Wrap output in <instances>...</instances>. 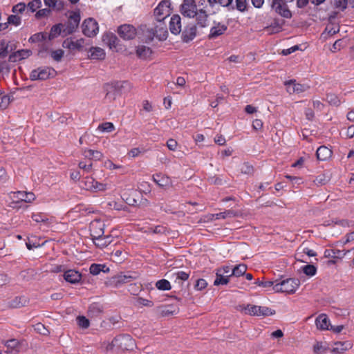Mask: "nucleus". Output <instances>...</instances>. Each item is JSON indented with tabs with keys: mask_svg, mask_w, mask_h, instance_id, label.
Masks as SVG:
<instances>
[{
	"mask_svg": "<svg viewBox=\"0 0 354 354\" xmlns=\"http://www.w3.org/2000/svg\"><path fill=\"white\" fill-rule=\"evenodd\" d=\"M118 33L124 40H131L135 38L137 32L134 26L129 24H123L118 27Z\"/></svg>",
	"mask_w": 354,
	"mask_h": 354,
	"instance_id": "obj_10",
	"label": "nucleus"
},
{
	"mask_svg": "<svg viewBox=\"0 0 354 354\" xmlns=\"http://www.w3.org/2000/svg\"><path fill=\"white\" fill-rule=\"evenodd\" d=\"M330 3L334 7L344 10L346 8L348 1L347 0H330Z\"/></svg>",
	"mask_w": 354,
	"mask_h": 354,
	"instance_id": "obj_52",
	"label": "nucleus"
},
{
	"mask_svg": "<svg viewBox=\"0 0 354 354\" xmlns=\"http://www.w3.org/2000/svg\"><path fill=\"white\" fill-rule=\"evenodd\" d=\"M196 26L195 24H189L186 26L181 32V39L184 43H188L192 41L196 36Z\"/></svg>",
	"mask_w": 354,
	"mask_h": 354,
	"instance_id": "obj_13",
	"label": "nucleus"
},
{
	"mask_svg": "<svg viewBox=\"0 0 354 354\" xmlns=\"http://www.w3.org/2000/svg\"><path fill=\"white\" fill-rule=\"evenodd\" d=\"M84 156L89 159L95 160H99L102 157V153L99 151H95L92 149H85L84 151Z\"/></svg>",
	"mask_w": 354,
	"mask_h": 354,
	"instance_id": "obj_38",
	"label": "nucleus"
},
{
	"mask_svg": "<svg viewBox=\"0 0 354 354\" xmlns=\"http://www.w3.org/2000/svg\"><path fill=\"white\" fill-rule=\"evenodd\" d=\"M28 303V300L26 297L20 296L16 297L8 302V306L12 308H18L25 306Z\"/></svg>",
	"mask_w": 354,
	"mask_h": 354,
	"instance_id": "obj_32",
	"label": "nucleus"
},
{
	"mask_svg": "<svg viewBox=\"0 0 354 354\" xmlns=\"http://www.w3.org/2000/svg\"><path fill=\"white\" fill-rule=\"evenodd\" d=\"M207 286V281L203 279H199L196 280V283L194 285L195 289L197 290H202L205 289Z\"/></svg>",
	"mask_w": 354,
	"mask_h": 354,
	"instance_id": "obj_62",
	"label": "nucleus"
},
{
	"mask_svg": "<svg viewBox=\"0 0 354 354\" xmlns=\"http://www.w3.org/2000/svg\"><path fill=\"white\" fill-rule=\"evenodd\" d=\"M156 287L160 290H169L171 288L170 282L167 279H160L156 281Z\"/></svg>",
	"mask_w": 354,
	"mask_h": 354,
	"instance_id": "obj_41",
	"label": "nucleus"
},
{
	"mask_svg": "<svg viewBox=\"0 0 354 354\" xmlns=\"http://www.w3.org/2000/svg\"><path fill=\"white\" fill-rule=\"evenodd\" d=\"M47 32H38L32 35L29 38V41L31 43H37L39 41H43L47 39Z\"/></svg>",
	"mask_w": 354,
	"mask_h": 354,
	"instance_id": "obj_42",
	"label": "nucleus"
},
{
	"mask_svg": "<svg viewBox=\"0 0 354 354\" xmlns=\"http://www.w3.org/2000/svg\"><path fill=\"white\" fill-rule=\"evenodd\" d=\"M232 1L233 0H207L209 6L212 7H213L216 3H218L223 7L231 6V8L234 9V7L232 5Z\"/></svg>",
	"mask_w": 354,
	"mask_h": 354,
	"instance_id": "obj_43",
	"label": "nucleus"
},
{
	"mask_svg": "<svg viewBox=\"0 0 354 354\" xmlns=\"http://www.w3.org/2000/svg\"><path fill=\"white\" fill-rule=\"evenodd\" d=\"M137 304L138 305L147 307H152L153 306V302L152 301L144 299L142 297H138L137 299Z\"/></svg>",
	"mask_w": 354,
	"mask_h": 354,
	"instance_id": "obj_63",
	"label": "nucleus"
},
{
	"mask_svg": "<svg viewBox=\"0 0 354 354\" xmlns=\"http://www.w3.org/2000/svg\"><path fill=\"white\" fill-rule=\"evenodd\" d=\"M13 197L19 201L26 203H31L35 198V194L32 192H26L18 191L13 193Z\"/></svg>",
	"mask_w": 354,
	"mask_h": 354,
	"instance_id": "obj_25",
	"label": "nucleus"
},
{
	"mask_svg": "<svg viewBox=\"0 0 354 354\" xmlns=\"http://www.w3.org/2000/svg\"><path fill=\"white\" fill-rule=\"evenodd\" d=\"M169 30L174 35H179L182 31L181 18L178 15H174L169 21Z\"/></svg>",
	"mask_w": 354,
	"mask_h": 354,
	"instance_id": "obj_17",
	"label": "nucleus"
},
{
	"mask_svg": "<svg viewBox=\"0 0 354 354\" xmlns=\"http://www.w3.org/2000/svg\"><path fill=\"white\" fill-rule=\"evenodd\" d=\"M108 42L111 48H116L119 43V39L114 34H111L108 35Z\"/></svg>",
	"mask_w": 354,
	"mask_h": 354,
	"instance_id": "obj_59",
	"label": "nucleus"
},
{
	"mask_svg": "<svg viewBox=\"0 0 354 354\" xmlns=\"http://www.w3.org/2000/svg\"><path fill=\"white\" fill-rule=\"evenodd\" d=\"M326 100L330 105L335 106H339L341 103L338 96L335 93H328L326 95Z\"/></svg>",
	"mask_w": 354,
	"mask_h": 354,
	"instance_id": "obj_45",
	"label": "nucleus"
},
{
	"mask_svg": "<svg viewBox=\"0 0 354 354\" xmlns=\"http://www.w3.org/2000/svg\"><path fill=\"white\" fill-rule=\"evenodd\" d=\"M156 21L158 24L153 27L156 32V38L160 41H165L168 37L166 24L164 21H160V19Z\"/></svg>",
	"mask_w": 354,
	"mask_h": 354,
	"instance_id": "obj_16",
	"label": "nucleus"
},
{
	"mask_svg": "<svg viewBox=\"0 0 354 354\" xmlns=\"http://www.w3.org/2000/svg\"><path fill=\"white\" fill-rule=\"evenodd\" d=\"M82 183H84L83 187L85 189L94 191L95 180L93 178L86 177Z\"/></svg>",
	"mask_w": 354,
	"mask_h": 354,
	"instance_id": "obj_44",
	"label": "nucleus"
},
{
	"mask_svg": "<svg viewBox=\"0 0 354 354\" xmlns=\"http://www.w3.org/2000/svg\"><path fill=\"white\" fill-rule=\"evenodd\" d=\"M83 34L88 37H95L99 30L97 22L93 18L85 19L82 25Z\"/></svg>",
	"mask_w": 354,
	"mask_h": 354,
	"instance_id": "obj_8",
	"label": "nucleus"
},
{
	"mask_svg": "<svg viewBox=\"0 0 354 354\" xmlns=\"http://www.w3.org/2000/svg\"><path fill=\"white\" fill-rule=\"evenodd\" d=\"M104 230L102 228L100 229V232H94L91 234L92 239L95 245L100 248L106 247L111 242V236H103Z\"/></svg>",
	"mask_w": 354,
	"mask_h": 354,
	"instance_id": "obj_11",
	"label": "nucleus"
},
{
	"mask_svg": "<svg viewBox=\"0 0 354 354\" xmlns=\"http://www.w3.org/2000/svg\"><path fill=\"white\" fill-rule=\"evenodd\" d=\"M271 2L270 6L281 17L290 19L292 13L287 7V3L292 2L294 0H268Z\"/></svg>",
	"mask_w": 354,
	"mask_h": 354,
	"instance_id": "obj_6",
	"label": "nucleus"
},
{
	"mask_svg": "<svg viewBox=\"0 0 354 354\" xmlns=\"http://www.w3.org/2000/svg\"><path fill=\"white\" fill-rule=\"evenodd\" d=\"M275 282H277V280H276L275 281H261L259 279H257L256 281L254 282V283L259 286H261V287H263V288H270V287H272L273 288V286H274V283Z\"/></svg>",
	"mask_w": 354,
	"mask_h": 354,
	"instance_id": "obj_58",
	"label": "nucleus"
},
{
	"mask_svg": "<svg viewBox=\"0 0 354 354\" xmlns=\"http://www.w3.org/2000/svg\"><path fill=\"white\" fill-rule=\"evenodd\" d=\"M115 129L114 125L111 122H104L98 126V129L103 132H111Z\"/></svg>",
	"mask_w": 354,
	"mask_h": 354,
	"instance_id": "obj_50",
	"label": "nucleus"
},
{
	"mask_svg": "<svg viewBox=\"0 0 354 354\" xmlns=\"http://www.w3.org/2000/svg\"><path fill=\"white\" fill-rule=\"evenodd\" d=\"M84 42V39L83 38H81L80 39L76 40L75 41L72 40L71 45V50H77L79 51H81L83 48V44Z\"/></svg>",
	"mask_w": 354,
	"mask_h": 354,
	"instance_id": "obj_55",
	"label": "nucleus"
},
{
	"mask_svg": "<svg viewBox=\"0 0 354 354\" xmlns=\"http://www.w3.org/2000/svg\"><path fill=\"white\" fill-rule=\"evenodd\" d=\"M194 17H196L197 24L200 27L205 28L207 26L208 15L207 14L205 10H204L203 9H200L197 10L194 14Z\"/></svg>",
	"mask_w": 354,
	"mask_h": 354,
	"instance_id": "obj_26",
	"label": "nucleus"
},
{
	"mask_svg": "<svg viewBox=\"0 0 354 354\" xmlns=\"http://www.w3.org/2000/svg\"><path fill=\"white\" fill-rule=\"evenodd\" d=\"M105 57V53L103 49L99 47L91 48V57L95 59H103Z\"/></svg>",
	"mask_w": 354,
	"mask_h": 354,
	"instance_id": "obj_40",
	"label": "nucleus"
},
{
	"mask_svg": "<svg viewBox=\"0 0 354 354\" xmlns=\"http://www.w3.org/2000/svg\"><path fill=\"white\" fill-rule=\"evenodd\" d=\"M145 39L146 43H150L154 37H156V32L154 28H149L145 31Z\"/></svg>",
	"mask_w": 354,
	"mask_h": 354,
	"instance_id": "obj_46",
	"label": "nucleus"
},
{
	"mask_svg": "<svg viewBox=\"0 0 354 354\" xmlns=\"http://www.w3.org/2000/svg\"><path fill=\"white\" fill-rule=\"evenodd\" d=\"M56 71L51 67H39L31 71L30 79L32 81L46 80L55 76Z\"/></svg>",
	"mask_w": 354,
	"mask_h": 354,
	"instance_id": "obj_5",
	"label": "nucleus"
},
{
	"mask_svg": "<svg viewBox=\"0 0 354 354\" xmlns=\"http://www.w3.org/2000/svg\"><path fill=\"white\" fill-rule=\"evenodd\" d=\"M152 53L153 51L151 48L144 45L138 46L136 48V55L140 59H148L151 57Z\"/></svg>",
	"mask_w": 354,
	"mask_h": 354,
	"instance_id": "obj_30",
	"label": "nucleus"
},
{
	"mask_svg": "<svg viewBox=\"0 0 354 354\" xmlns=\"http://www.w3.org/2000/svg\"><path fill=\"white\" fill-rule=\"evenodd\" d=\"M64 25L61 23L52 26L50 32L47 33L48 40H53L61 35Z\"/></svg>",
	"mask_w": 354,
	"mask_h": 354,
	"instance_id": "obj_35",
	"label": "nucleus"
},
{
	"mask_svg": "<svg viewBox=\"0 0 354 354\" xmlns=\"http://www.w3.org/2000/svg\"><path fill=\"white\" fill-rule=\"evenodd\" d=\"M32 55V51L28 49H21L11 53L9 55L8 61L10 62H16L21 59L28 58Z\"/></svg>",
	"mask_w": 354,
	"mask_h": 354,
	"instance_id": "obj_20",
	"label": "nucleus"
},
{
	"mask_svg": "<svg viewBox=\"0 0 354 354\" xmlns=\"http://www.w3.org/2000/svg\"><path fill=\"white\" fill-rule=\"evenodd\" d=\"M214 26L211 28L208 37L209 39H215L223 34L227 30V26L225 24L216 23L214 21Z\"/></svg>",
	"mask_w": 354,
	"mask_h": 354,
	"instance_id": "obj_19",
	"label": "nucleus"
},
{
	"mask_svg": "<svg viewBox=\"0 0 354 354\" xmlns=\"http://www.w3.org/2000/svg\"><path fill=\"white\" fill-rule=\"evenodd\" d=\"M131 88V83L128 81H115L111 83H106L104 85V90L106 93V99L110 101L124 93L129 92Z\"/></svg>",
	"mask_w": 354,
	"mask_h": 354,
	"instance_id": "obj_1",
	"label": "nucleus"
},
{
	"mask_svg": "<svg viewBox=\"0 0 354 354\" xmlns=\"http://www.w3.org/2000/svg\"><path fill=\"white\" fill-rule=\"evenodd\" d=\"M4 345L7 347L6 353H14L16 354L19 352L21 348V344L19 340L16 339H10L4 342Z\"/></svg>",
	"mask_w": 354,
	"mask_h": 354,
	"instance_id": "obj_22",
	"label": "nucleus"
},
{
	"mask_svg": "<svg viewBox=\"0 0 354 354\" xmlns=\"http://www.w3.org/2000/svg\"><path fill=\"white\" fill-rule=\"evenodd\" d=\"M26 10V5L23 2L15 5L12 8V12L16 14H22Z\"/></svg>",
	"mask_w": 354,
	"mask_h": 354,
	"instance_id": "obj_53",
	"label": "nucleus"
},
{
	"mask_svg": "<svg viewBox=\"0 0 354 354\" xmlns=\"http://www.w3.org/2000/svg\"><path fill=\"white\" fill-rule=\"evenodd\" d=\"M194 0H184L181 5V13L183 16L189 18L194 17L197 11Z\"/></svg>",
	"mask_w": 354,
	"mask_h": 354,
	"instance_id": "obj_12",
	"label": "nucleus"
},
{
	"mask_svg": "<svg viewBox=\"0 0 354 354\" xmlns=\"http://www.w3.org/2000/svg\"><path fill=\"white\" fill-rule=\"evenodd\" d=\"M77 322L80 327L82 328H88L90 325L89 320L84 316H78L77 317Z\"/></svg>",
	"mask_w": 354,
	"mask_h": 354,
	"instance_id": "obj_51",
	"label": "nucleus"
},
{
	"mask_svg": "<svg viewBox=\"0 0 354 354\" xmlns=\"http://www.w3.org/2000/svg\"><path fill=\"white\" fill-rule=\"evenodd\" d=\"M31 217L32 219L37 223H44L45 224L49 223V219L41 214H32Z\"/></svg>",
	"mask_w": 354,
	"mask_h": 354,
	"instance_id": "obj_54",
	"label": "nucleus"
},
{
	"mask_svg": "<svg viewBox=\"0 0 354 354\" xmlns=\"http://www.w3.org/2000/svg\"><path fill=\"white\" fill-rule=\"evenodd\" d=\"M335 346L333 348L332 352L335 353H342L351 348L352 344L349 341L337 342L335 343Z\"/></svg>",
	"mask_w": 354,
	"mask_h": 354,
	"instance_id": "obj_31",
	"label": "nucleus"
},
{
	"mask_svg": "<svg viewBox=\"0 0 354 354\" xmlns=\"http://www.w3.org/2000/svg\"><path fill=\"white\" fill-rule=\"evenodd\" d=\"M15 46L8 42L5 39L0 40V58L6 57L9 53L15 49Z\"/></svg>",
	"mask_w": 354,
	"mask_h": 354,
	"instance_id": "obj_23",
	"label": "nucleus"
},
{
	"mask_svg": "<svg viewBox=\"0 0 354 354\" xmlns=\"http://www.w3.org/2000/svg\"><path fill=\"white\" fill-rule=\"evenodd\" d=\"M103 311L102 306L97 302L91 304L88 310V315L91 317H98Z\"/></svg>",
	"mask_w": 354,
	"mask_h": 354,
	"instance_id": "obj_33",
	"label": "nucleus"
},
{
	"mask_svg": "<svg viewBox=\"0 0 354 354\" xmlns=\"http://www.w3.org/2000/svg\"><path fill=\"white\" fill-rule=\"evenodd\" d=\"M10 72V66L6 61L0 62V75L8 74Z\"/></svg>",
	"mask_w": 354,
	"mask_h": 354,
	"instance_id": "obj_61",
	"label": "nucleus"
},
{
	"mask_svg": "<svg viewBox=\"0 0 354 354\" xmlns=\"http://www.w3.org/2000/svg\"><path fill=\"white\" fill-rule=\"evenodd\" d=\"M295 80H290L289 82H286V85L287 86V91L290 93H300L305 91L308 86L304 84H296Z\"/></svg>",
	"mask_w": 354,
	"mask_h": 354,
	"instance_id": "obj_21",
	"label": "nucleus"
},
{
	"mask_svg": "<svg viewBox=\"0 0 354 354\" xmlns=\"http://www.w3.org/2000/svg\"><path fill=\"white\" fill-rule=\"evenodd\" d=\"M302 270L307 276L313 277L316 274L317 268L312 264H308L302 267Z\"/></svg>",
	"mask_w": 354,
	"mask_h": 354,
	"instance_id": "obj_47",
	"label": "nucleus"
},
{
	"mask_svg": "<svg viewBox=\"0 0 354 354\" xmlns=\"http://www.w3.org/2000/svg\"><path fill=\"white\" fill-rule=\"evenodd\" d=\"M236 9L239 12H244L248 10L247 0H235Z\"/></svg>",
	"mask_w": 354,
	"mask_h": 354,
	"instance_id": "obj_49",
	"label": "nucleus"
},
{
	"mask_svg": "<svg viewBox=\"0 0 354 354\" xmlns=\"http://www.w3.org/2000/svg\"><path fill=\"white\" fill-rule=\"evenodd\" d=\"M232 276L230 274H223L219 272L216 271V279L214 280V285L219 286V285H226L229 283L230 278Z\"/></svg>",
	"mask_w": 354,
	"mask_h": 354,
	"instance_id": "obj_36",
	"label": "nucleus"
},
{
	"mask_svg": "<svg viewBox=\"0 0 354 354\" xmlns=\"http://www.w3.org/2000/svg\"><path fill=\"white\" fill-rule=\"evenodd\" d=\"M247 270V266L245 264H239L236 266L232 270L230 275L232 277H239L245 274Z\"/></svg>",
	"mask_w": 354,
	"mask_h": 354,
	"instance_id": "obj_39",
	"label": "nucleus"
},
{
	"mask_svg": "<svg viewBox=\"0 0 354 354\" xmlns=\"http://www.w3.org/2000/svg\"><path fill=\"white\" fill-rule=\"evenodd\" d=\"M317 328L321 330H329L330 325L329 319L326 314L319 315L315 320Z\"/></svg>",
	"mask_w": 354,
	"mask_h": 354,
	"instance_id": "obj_28",
	"label": "nucleus"
},
{
	"mask_svg": "<svg viewBox=\"0 0 354 354\" xmlns=\"http://www.w3.org/2000/svg\"><path fill=\"white\" fill-rule=\"evenodd\" d=\"M133 279H134V277L131 275L120 274L112 277L110 279L109 283L110 286H112L115 288H118L124 283L131 281Z\"/></svg>",
	"mask_w": 354,
	"mask_h": 354,
	"instance_id": "obj_15",
	"label": "nucleus"
},
{
	"mask_svg": "<svg viewBox=\"0 0 354 354\" xmlns=\"http://www.w3.org/2000/svg\"><path fill=\"white\" fill-rule=\"evenodd\" d=\"M90 273L93 275H97L100 273V272H109L110 269L109 267H106L104 264H97L93 263L91 265Z\"/></svg>",
	"mask_w": 354,
	"mask_h": 354,
	"instance_id": "obj_34",
	"label": "nucleus"
},
{
	"mask_svg": "<svg viewBox=\"0 0 354 354\" xmlns=\"http://www.w3.org/2000/svg\"><path fill=\"white\" fill-rule=\"evenodd\" d=\"M64 279L66 281L76 284L78 283L82 279V274L75 270H68L64 272Z\"/></svg>",
	"mask_w": 354,
	"mask_h": 354,
	"instance_id": "obj_18",
	"label": "nucleus"
},
{
	"mask_svg": "<svg viewBox=\"0 0 354 354\" xmlns=\"http://www.w3.org/2000/svg\"><path fill=\"white\" fill-rule=\"evenodd\" d=\"M7 24L19 26L21 24V17L17 15H11L8 17Z\"/></svg>",
	"mask_w": 354,
	"mask_h": 354,
	"instance_id": "obj_56",
	"label": "nucleus"
},
{
	"mask_svg": "<svg viewBox=\"0 0 354 354\" xmlns=\"http://www.w3.org/2000/svg\"><path fill=\"white\" fill-rule=\"evenodd\" d=\"M332 151L326 146H320L316 151L317 158L319 160L324 161L332 156Z\"/></svg>",
	"mask_w": 354,
	"mask_h": 354,
	"instance_id": "obj_27",
	"label": "nucleus"
},
{
	"mask_svg": "<svg viewBox=\"0 0 354 354\" xmlns=\"http://www.w3.org/2000/svg\"><path fill=\"white\" fill-rule=\"evenodd\" d=\"M275 283L274 286H273V290L274 292H286L287 294L295 293L300 285L299 280L295 278H288Z\"/></svg>",
	"mask_w": 354,
	"mask_h": 354,
	"instance_id": "obj_2",
	"label": "nucleus"
},
{
	"mask_svg": "<svg viewBox=\"0 0 354 354\" xmlns=\"http://www.w3.org/2000/svg\"><path fill=\"white\" fill-rule=\"evenodd\" d=\"M237 216H238V212L234 210H232V209H228V210H225V212H219V213L212 214V217L216 220L221 219V218L225 219L228 217H235Z\"/></svg>",
	"mask_w": 354,
	"mask_h": 354,
	"instance_id": "obj_37",
	"label": "nucleus"
},
{
	"mask_svg": "<svg viewBox=\"0 0 354 354\" xmlns=\"http://www.w3.org/2000/svg\"><path fill=\"white\" fill-rule=\"evenodd\" d=\"M64 51L62 49H57L51 51V57L56 62H60L63 57Z\"/></svg>",
	"mask_w": 354,
	"mask_h": 354,
	"instance_id": "obj_57",
	"label": "nucleus"
},
{
	"mask_svg": "<svg viewBox=\"0 0 354 354\" xmlns=\"http://www.w3.org/2000/svg\"><path fill=\"white\" fill-rule=\"evenodd\" d=\"M348 251L334 249H326L324 251V257L331 259H342Z\"/></svg>",
	"mask_w": 354,
	"mask_h": 354,
	"instance_id": "obj_29",
	"label": "nucleus"
},
{
	"mask_svg": "<svg viewBox=\"0 0 354 354\" xmlns=\"http://www.w3.org/2000/svg\"><path fill=\"white\" fill-rule=\"evenodd\" d=\"M116 348L124 351H133L136 347L135 340L128 334H122L114 338Z\"/></svg>",
	"mask_w": 354,
	"mask_h": 354,
	"instance_id": "obj_4",
	"label": "nucleus"
},
{
	"mask_svg": "<svg viewBox=\"0 0 354 354\" xmlns=\"http://www.w3.org/2000/svg\"><path fill=\"white\" fill-rule=\"evenodd\" d=\"M153 180L162 188L167 187L171 185V179L165 175L160 174H156L153 175Z\"/></svg>",
	"mask_w": 354,
	"mask_h": 354,
	"instance_id": "obj_24",
	"label": "nucleus"
},
{
	"mask_svg": "<svg viewBox=\"0 0 354 354\" xmlns=\"http://www.w3.org/2000/svg\"><path fill=\"white\" fill-rule=\"evenodd\" d=\"M178 308L174 305H161L156 308V313L162 317H170L177 314Z\"/></svg>",
	"mask_w": 354,
	"mask_h": 354,
	"instance_id": "obj_14",
	"label": "nucleus"
},
{
	"mask_svg": "<svg viewBox=\"0 0 354 354\" xmlns=\"http://www.w3.org/2000/svg\"><path fill=\"white\" fill-rule=\"evenodd\" d=\"M207 180L212 185H221L223 184V180L216 175L209 176Z\"/></svg>",
	"mask_w": 354,
	"mask_h": 354,
	"instance_id": "obj_64",
	"label": "nucleus"
},
{
	"mask_svg": "<svg viewBox=\"0 0 354 354\" xmlns=\"http://www.w3.org/2000/svg\"><path fill=\"white\" fill-rule=\"evenodd\" d=\"M41 6V0H32L26 6V10L27 12L30 11V12H34L37 8H40Z\"/></svg>",
	"mask_w": 354,
	"mask_h": 354,
	"instance_id": "obj_48",
	"label": "nucleus"
},
{
	"mask_svg": "<svg viewBox=\"0 0 354 354\" xmlns=\"http://www.w3.org/2000/svg\"><path fill=\"white\" fill-rule=\"evenodd\" d=\"M240 309L244 311L245 314L251 316H269L275 313V311L266 306H259L256 305L248 304L247 306H240Z\"/></svg>",
	"mask_w": 354,
	"mask_h": 354,
	"instance_id": "obj_3",
	"label": "nucleus"
},
{
	"mask_svg": "<svg viewBox=\"0 0 354 354\" xmlns=\"http://www.w3.org/2000/svg\"><path fill=\"white\" fill-rule=\"evenodd\" d=\"M10 102V97L9 95H3L0 97V109H5L8 107Z\"/></svg>",
	"mask_w": 354,
	"mask_h": 354,
	"instance_id": "obj_60",
	"label": "nucleus"
},
{
	"mask_svg": "<svg viewBox=\"0 0 354 354\" xmlns=\"http://www.w3.org/2000/svg\"><path fill=\"white\" fill-rule=\"evenodd\" d=\"M81 19L79 12H73L70 15L66 23V28L63 30L65 35H71L73 33L77 28Z\"/></svg>",
	"mask_w": 354,
	"mask_h": 354,
	"instance_id": "obj_9",
	"label": "nucleus"
},
{
	"mask_svg": "<svg viewBox=\"0 0 354 354\" xmlns=\"http://www.w3.org/2000/svg\"><path fill=\"white\" fill-rule=\"evenodd\" d=\"M170 0H162L154 9L153 13L156 20L165 21L171 12Z\"/></svg>",
	"mask_w": 354,
	"mask_h": 354,
	"instance_id": "obj_7",
	"label": "nucleus"
}]
</instances>
